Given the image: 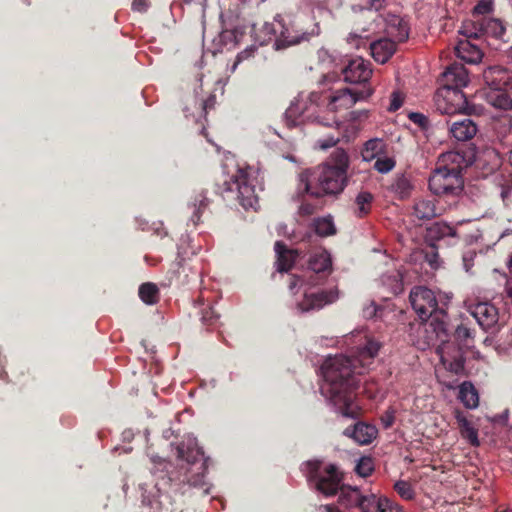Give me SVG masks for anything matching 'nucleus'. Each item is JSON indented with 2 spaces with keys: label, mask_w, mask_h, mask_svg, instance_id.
<instances>
[{
  "label": "nucleus",
  "mask_w": 512,
  "mask_h": 512,
  "mask_svg": "<svg viewBox=\"0 0 512 512\" xmlns=\"http://www.w3.org/2000/svg\"><path fill=\"white\" fill-rule=\"evenodd\" d=\"M395 421L394 411L393 410H387L382 416H381V422L385 429L390 428Z\"/></svg>",
  "instance_id": "0e129e2a"
},
{
  "label": "nucleus",
  "mask_w": 512,
  "mask_h": 512,
  "mask_svg": "<svg viewBox=\"0 0 512 512\" xmlns=\"http://www.w3.org/2000/svg\"><path fill=\"white\" fill-rule=\"evenodd\" d=\"M383 143L380 139H370L365 142L362 157L365 161L374 159L382 151Z\"/></svg>",
  "instance_id": "a19ab883"
},
{
  "label": "nucleus",
  "mask_w": 512,
  "mask_h": 512,
  "mask_svg": "<svg viewBox=\"0 0 512 512\" xmlns=\"http://www.w3.org/2000/svg\"><path fill=\"white\" fill-rule=\"evenodd\" d=\"M500 127L504 130V131H508L512 128V117L511 116H506L504 117L501 122H500Z\"/></svg>",
  "instance_id": "774afa93"
},
{
  "label": "nucleus",
  "mask_w": 512,
  "mask_h": 512,
  "mask_svg": "<svg viewBox=\"0 0 512 512\" xmlns=\"http://www.w3.org/2000/svg\"><path fill=\"white\" fill-rule=\"evenodd\" d=\"M428 187L436 196L458 197L464 190L463 175L437 167L429 177Z\"/></svg>",
  "instance_id": "423d86ee"
},
{
  "label": "nucleus",
  "mask_w": 512,
  "mask_h": 512,
  "mask_svg": "<svg viewBox=\"0 0 512 512\" xmlns=\"http://www.w3.org/2000/svg\"><path fill=\"white\" fill-rule=\"evenodd\" d=\"M459 399L468 409H475L479 405V395L471 382L465 381L459 387Z\"/></svg>",
  "instance_id": "473e14b6"
},
{
  "label": "nucleus",
  "mask_w": 512,
  "mask_h": 512,
  "mask_svg": "<svg viewBox=\"0 0 512 512\" xmlns=\"http://www.w3.org/2000/svg\"><path fill=\"white\" fill-rule=\"evenodd\" d=\"M482 79L490 90H512V71L500 65L486 67L482 72Z\"/></svg>",
  "instance_id": "4468645a"
},
{
  "label": "nucleus",
  "mask_w": 512,
  "mask_h": 512,
  "mask_svg": "<svg viewBox=\"0 0 512 512\" xmlns=\"http://www.w3.org/2000/svg\"><path fill=\"white\" fill-rule=\"evenodd\" d=\"M473 161L474 156L472 153L463 150H453L440 156L442 164L440 167L462 175L463 170L472 165Z\"/></svg>",
  "instance_id": "dca6fc26"
},
{
  "label": "nucleus",
  "mask_w": 512,
  "mask_h": 512,
  "mask_svg": "<svg viewBox=\"0 0 512 512\" xmlns=\"http://www.w3.org/2000/svg\"><path fill=\"white\" fill-rule=\"evenodd\" d=\"M354 80H362L368 82L372 76V68L370 62H366L362 57L354 59Z\"/></svg>",
  "instance_id": "e433bc0d"
},
{
  "label": "nucleus",
  "mask_w": 512,
  "mask_h": 512,
  "mask_svg": "<svg viewBox=\"0 0 512 512\" xmlns=\"http://www.w3.org/2000/svg\"><path fill=\"white\" fill-rule=\"evenodd\" d=\"M446 346H438L437 353L440 355L442 364L451 372L460 374L464 370L465 358L463 354L457 350L455 355L451 356L445 349Z\"/></svg>",
  "instance_id": "a878e982"
},
{
  "label": "nucleus",
  "mask_w": 512,
  "mask_h": 512,
  "mask_svg": "<svg viewBox=\"0 0 512 512\" xmlns=\"http://www.w3.org/2000/svg\"><path fill=\"white\" fill-rule=\"evenodd\" d=\"M467 39H478L483 37L482 29L480 30V20L476 22H470L463 26L460 31Z\"/></svg>",
  "instance_id": "09e8293b"
},
{
  "label": "nucleus",
  "mask_w": 512,
  "mask_h": 512,
  "mask_svg": "<svg viewBox=\"0 0 512 512\" xmlns=\"http://www.w3.org/2000/svg\"><path fill=\"white\" fill-rule=\"evenodd\" d=\"M426 237L431 241V247L433 249H437L442 242L446 246H452L459 240L456 228L442 221L431 224L427 228Z\"/></svg>",
  "instance_id": "ddd939ff"
},
{
  "label": "nucleus",
  "mask_w": 512,
  "mask_h": 512,
  "mask_svg": "<svg viewBox=\"0 0 512 512\" xmlns=\"http://www.w3.org/2000/svg\"><path fill=\"white\" fill-rule=\"evenodd\" d=\"M170 273V283H174L176 286H184L189 284L192 280H195L198 276L196 271L185 262L184 259L179 258L173 264Z\"/></svg>",
  "instance_id": "6ab92c4d"
},
{
  "label": "nucleus",
  "mask_w": 512,
  "mask_h": 512,
  "mask_svg": "<svg viewBox=\"0 0 512 512\" xmlns=\"http://www.w3.org/2000/svg\"><path fill=\"white\" fill-rule=\"evenodd\" d=\"M139 297L145 304H156L159 300L157 285L151 282L141 284L139 287Z\"/></svg>",
  "instance_id": "c9c22d12"
},
{
  "label": "nucleus",
  "mask_w": 512,
  "mask_h": 512,
  "mask_svg": "<svg viewBox=\"0 0 512 512\" xmlns=\"http://www.w3.org/2000/svg\"><path fill=\"white\" fill-rule=\"evenodd\" d=\"M131 7L135 12L144 13L149 8V0H133Z\"/></svg>",
  "instance_id": "69168bd1"
},
{
  "label": "nucleus",
  "mask_w": 512,
  "mask_h": 512,
  "mask_svg": "<svg viewBox=\"0 0 512 512\" xmlns=\"http://www.w3.org/2000/svg\"><path fill=\"white\" fill-rule=\"evenodd\" d=\"M409 300L412 308L421 320H428L436 311L442 310V308L438 307L434 292L427 287L416 286L412 288Z\"/></svg>",
  "instance_id": "9d476101"
},
{
  "label": "nucleus",
  "mask_w": 512,
  "mask_h": 512,
  "mask_svg": "<svg viewBox=\"0 0 512 512\" xmlns=\"http://www.w3.org/2000/svg\"><path fill=\"white\" fill-rule=\"evenodd\" d=\"M322 98V94L318 92H311L309 95L310 103L315 104L318 107L324 103V100Z\"/></svg>",
  "instance_id": "338daca9"
},
{
  "label": "nucleus",
  "mask_w": 512,
  "mask_h": 512,
  "mask_svg": "<svg viewBox=\"0 0 512 512\" xmlns=\"http://www.w3.org/2000/svg\"><path fill=\"white\" fill-rule=\"evenodd\" d=\"M403 100L404 99H403L402 94L398 91H394L391 94V101H390V105L388 107V111L395 112L398 109H400V107L403 105Z\"/></svg>",
  "instance_id": "bf43d9fd"
},
{
  "label": "nucleus",
  "mask_w": 512,
  "mask_h": 512,
  "mask_svg": "<svg viewBox=\"0 0 512 512\" xmlns=\"http://www.w3.org/2000/svg\"><path fill=\"white\" fill-rule=\"evenodd\" d=\"M219 319V315L214 311L212 307L205 308L201 313V321L204 325H213Z\"/></svg>",
  "instance_id": "4d7b16f0"
},
{
  "label": "nucleus",
  "mask_w": 512,
  "mask_h": 512,
  "mask_svg": "<svg viewBox=\"0 0 512 512\" xmlns=\"http://www.w3.org/2000/svg\"><path fill=\"white\" fill-rule=\"evenodd\" d=\"M455 51L459 58L470 64L479 63L483 57L480 48L468 39L458 41Z\"/></svg>",
  "instance_id": "393cba45"
},
{
  "label": "nucleus",
  "mask_w": 512,
  "mask_h": 512,
  "mask_svg": "<svg viewBox=\"0 0 512 512\" xmlns=\"http://www.w3.org/2000/svg\"><path fill=\"white\" fill-rule=\"evenodd\" d=\"M394 489L405 500H412L415 496L412 485L405 480H398L394 484Z\"/></svg>",
  "instance_id": "de8ad7c7"
},
{
  "label": "nucleus",
  "mask_w": 512,
  "mask_h": 512,
  "mask_svg": "<svg viewBox=\"0 0 512 512\" xmlns=\"http://www.w3.org/2000/svg\"><path fill=\"white\" fill-rule=\"evenodd\" d=\"M507 89L490 90L485 94L488 104L496 109L508 111L512 109V99L506 93Z\"/></svg>",
  "instance_id": "c756f323"
},
{
  "label": "nucleus",
  "mask_w": 512,
  "mask_h": 512,
  "mask_svg": "<svg viewBox=\"0 0 512 512\" xmlns=\"http://www.w3.org/2000/svg\"><path fill=\"white\" fill-rule=\"evenodd\" d=\"M381 283L393 295H399L403 292V274L399 270L383 274Z\"/></svg>",
  "instance_id": "f704fd0d"
},
{
  "label": "nucleus",
  "mask_w": 512,
  "mask_h": 512,
  "mask_svg": "<svg viewBox=\"0 0 512 512\" xmlns=\"http://www.w3.org/2000/svg\"><path fill=\"white\" fill-rule=\"evenodd\" d=\"M436 109L445 115L462 113L471 115L476 111L475 105L468 102L463 91L440 88L435 95Z\"/></svg>",
  "instance_id": "0eeeda50"
},
{
  "label": "nucleus",
  "mask_w": 512,
  "mask_h": 512,
  "mask_svg": "<svg viewBox=\"0 0 512 512\" xmlns=\"http://www.w3.org/2000/svg\"><path fill=\"white\" fill-rule=\"evenodd\" d=\"M454 416L462 438L466 439L472 446H479L480 442L478 439V431L464 416L463 412H461L459 409H455Z\"/></svg>",
  "instance_id": "cd10ccee"
},
{
  "label": "nucleus",
  "mask_w": 512,
  "mask_h": 512,
  "mask_svg": "<svg viewBox=\"0 0 512 512\" xmlns=\"http://www.w3.org/2000/svg\"><path fill=\"white\" fill-rule=\"evenodd\" d=\"M337 298V293L330 291H321L317 293H306L298 306L303 312L318 310L325 305L332 303Z\"/></svg>",
  "instance_id": "a211bd4d"
},
{
  "label": "nucleus",
  "mask_w": 512,
  "mask_h": 512,
  "mask_svg": "<svg viewBox=\"0 0 512 512\" xmlns=\"http://www.w3.org/2000/svg\"><path fill=\"white\" fill-rule=\"evenodd\" d=\"M395 165L396 161L391 157L377 158L374 163V169L381 174H386L390 172Z\"/></svg>",
  "instance_id": "3c124183"
},
{
  "label": "nucleus",
  "mask_w": 512,
  "mask_h": 512,
  "mask_svg": "<svg viewBox=\"0 0 512 512\" xmlns=\"http://www.w3.org/2000/svg\"><path fill=\"white\" fill-rule=\"evenodd\" d=\"M413 214L418 220L422 221H429L435 218L438 215L435 202L428 199H420L415 201L413 206Z\"/></svg>",
  "instance_id": "7c9ffc66"
},
{
  "label": "nucleus",
  "mask_w": 512,
  "mask_h": 512,
  "mask_svg": "<svg viewBox=\"0 0 512 512\" xmlns=\"http://www.w3.org/2000/svg\"><path fill=\"white\" fill-rule=\"evenodd\" d=\"M275 252L277 255V269L280 272H288L300 256L299 249H289L281 241L275 243Z\"/></svg>",
  "instance_id": "412c9836"
},
{
  "label": "nucleus",
  "mask_w": 512,
  "mask_h": 512,
  "mask_svg": "<svg viewBox=\"0 0 512 512\" xmlns=\"http://www.w3.org/2000/svg\"><path fill=\"white\" fill-rule=\"evenodd\" d=\"M374 471L375 463L371 456H361L354 467V472L362 478L370 476Z\"/></svg>",
  "instance_id": "58836bf2"
},
{
  "label": "nucleus",
  "mask_w": 512,
  "mask_h": 512,
  "mask_svg": "<svg viewBox=\"0 0 512 512\" xmlns=\"http://www.w3.org/2000/svg\"><path fill=\"white\" fill-rule=\"evenodd\" d=\"M454 336L457 341H459L461 344H464L466 346H468V340L472 337L471 330L463 324L458 325L456 327Z\"/></svg>",
  "instance_id": "5fc2aeb1"
},
{
  "label": "nucleus",
  "mask_w": 512,
  "mask_h": 512,
  "mask_svg": "<svg viewBox=\"0 0 512 512\" xmlns=\"http://www.w3.org/2000/svg\"><path fill=\"white\" fill-rule=\"evenodd\" d=\"M377 512H403L402 507L387 497L378 498Z\"/></svg>",
  "instance_id": "8fccbe9b"
},
{
  "label": "nucleus",
  "mask_w": 512,
  "mask_h": 512,
  "mask_svg": "<svg viewBox=\"0 0 512 512\" xmlns=\"http://www.w3.org/2000/svg\"><path fill=\"white\" fill-rule=\"evenodd\" d=\"M314 230L319 236H329L336 232L331 217H322L314 220Z\"/></svg>",
  "instance_id": "ea45409f"
},
{
  "label": "nucleus",
  "mask_w": 512,
  "mask_h": 512,
  "mask_svg": "<svg viewBox=\"0 0 512 512\" xmlns=\"http://www.w3.org/2000/svg\"><path fill=\"white\" fill-rule=\"evenodd\" d=\"M280 25L281 30L274 43L276 50L299 44L302 41L308 40L311 35L303 29L300 19H295L288 23H280Z\"/></svg>",
  "instance_id": "9b49d317"
},
{
  "label": "nucleus",
  "mask_w": 512,
  "mask_h": 512,
  "mask_svg": "<svg viewBox=\"0 0 512 512\" xmlns=\"http://www.w3.org/2000/svg\"><path fill=\"white\" fill-rule=\"evenodd\" d=\"M354 344V374H362L374 363L382 344L373 336L360 332L354 333Z\"/></svg>",
  "instance_id": "6e6552de"
},
{
  "label": "nucleus",
  "mask_w": 512,
  "mask_h": 512,
  "mask_svg": "<svg viewBox=\"0 0 512 512\" xmlns=\"http://www.w3.org/2000/svg\"><path fill=\"white\" fill-rule=\"evenodd\" d=\"M481 29L483 36H489L495 39H501L506 32L502 22L495 18H482L480 20V30Z\"/></svg>",
  "instance_id": "72a5a7b5"
},
{
  "label": "nucleus",
  "mask_w": 512,
  "mask_h": 512,
  "mask_svg": "<svg viewBox=\"0 0 512 512\" xmlns=\"http://www.w3.org/2000/svg\"><path fill=\"white\" fill-rule=\"evenodd\" d=\"M469 311L479 326L485 331L492 330L498 325V309L490 302L473 304L470 306Z\"/></svg>",
  "instance_id": "2eb2a0df"
},
{
  "label": "nucleus",
  "mask_w": 512,
  "mask_h": 512,
  "mask_svg": "<svg viewBox=\"0 0 512 512\" xmlns=\"http://www.w3.org/2000/svg\"><path fill=\"white\" fill-rule=\"evenodd\" d=\"M305 473L307 480L325 496L337 494L342 487L343 473L334 464L324 465L320 460H311L305 463Z\"/></svg>",
  "instance_id": "39448f33"
},
{
  "label": "nucleus",
  "mask_w": 512,
  "mask_h": 512,
  "mask_svg": "<svg viewBox=\"0 0 512 512\" xmlns=\"http://www.w3.org/2000/svg\"><path fill=\"white\" fill-rule=\"evenodd\" d=\"M493 11V0H480L473 8V15H486Z\"/></svg>",
  "instance_id": "6e6d98bb"
},
{
  "label": "nucleus",
  "mask_w": 512,
  "mask_h": 512,
  "mask_svg": "<svg viewBox=\"0 0 512 512\" xmlns=\"http://www.w3.org/2000/svg\"><path fill=\"white\" fill-rule=\"evenodd\" d=\"M372 93L373 88L370 86L369 81L354 80V104L358 101L366 100Z\"/></svg>",
  "instance_id": "79ce46f5"
},
{
  "label": "nucleus",
  "mask_w": 512,
  "mask_h": 512,
  "mask_svg": "<svg viewBox=\"0 0 512 512\" xmlns=\"http://www.w3.org/2000/svg\"><path fill=\"white\" fill-rule=\"evenodd\" d=\"M425 321V337L421 348L426 349L438 343V346H445L450 338L449 316L447 312L444 309L436 311Z\"/></svg>",
  "instance_id": "1a4fd4ad"
},
{
  "label": "nucleus",
  "mask_w": 512,
  "mask_h": 512,
  "mask_svg": "<svg viewBox=\"0 0 512 512\" xmlns=\"http://www.w3.org/2000/svg\"><path fill=\"white\" fill-rule=\"evenodd\" d=\"M369 50L375 61L386 63L396 51V43L392 39H379L369 44Z\"/></svg>",
  "instance_id": "4be33fe9"
},
{
  "label": "nucleus",
  "mask_w": 512,
  "mask_h": 512,
  "mask_svg": "<svg viewBox=\"0 0 512 512\" xmlns=\"http://www.w3.org/2000/svg\"><path fill=\"white\" fill-rule=\"evenodd\" d=\"M326 99L329 100L327 103L329 111L338 112L342 109L346 111L343 117L348 120V124L345 127V133H347L348 128L351 126L350 120L352 119V110H350L352 107V88L350 85L337 88ZM343 137L349 138L347 134H344Z\"/></svg>",
  "instance_id": "f8f14e48"
},
{
  "label": "nucleus",
  "mask_w": 512,
  "mask_h": 512,
  "mask_svg": "<svg viewBox=\"0 0 512 512\" xmlns=\"http://www.w3.org/2000/svg\"><path fill=\"white\" fill-rule=\"evenodd\" d=\"M372 200L373 195L370 192L363 191L357 195L355 202L358 206L357 213L359 217H364L369 213L371 209Z\"/></svg>",
  "instance_id": "37998d69"
},
{
  "label": "nucleus",
  "mask_w": 512,
  "mask_h": 512,
  "mask_svg": "<svg viewBox=\"0 0 512 512\" xmlns=\"http://www.w3.org/2000/svg\"><path fill=\"white\" fill-rule=\"evenodd\" d=\"M317 208H318L317 205L304 201L301 203V205L299 207V213L302 216H310L316 212Z\"/></svg>",
  "instance_id": "680f3d73"
},
{
  "label": "nucleus",
  "mask_w": 512,
  "mask_h": 512,
  "mask_svg": "<svg viewBox=\"0 0 512 512\" xmlns=\"http://www.w3.org/2000/svg\"><path fill=\"white\" fill-rule=\"evenodd\" d=\"M209 205V199L204 193H200L195 197L193 206L195 208L192 216L191 221L194 225H197L201 220V214L203 210Z\"/></svg>",
  "instance_id": "a18cd8bd"
},
{
  "label": "nucleus",
  "mask_w": 512,
  "mask_h": 512,
  "mask_svg": "<svg viewBox=\"0 0 512 512\" xmlns=\"http://www.w3.org/2000/svg\"><path fill=\"white\" fill-rule=\"evenodd\" d=\"M221 41L225 44L237 43V34L235 30H224L220 34Z\"/></svg>",
  "instance_id": "e2e57ef3"
},
{
  "label": "nucleus",
  "mask_w": 512,
  "mask_h": 512,
  "mask_svg": "<svg viewBox=\"0 0 512 512\" xmlns=\"http://www.w3.org/2000/svg\"><path fill=\"white\" fill-rule=\"evenodd\" d=\"M386 30L395 42H405L409 38L408 22L398 15L388 17Z\"/></svg>",
  "instance_id": "b1692460"
},
{
  "label": "nucleus",
  "mask_w": 512,
  "mask_h": 512,
  "mask_svg": "<svg viewBox=\"0 0 512 512\" xmlns=\"http://www.w3.org/2000/svg\"><path fill=\"white\" fill-rule=\"evenodd\" d=\"M378 498L375 494L364 495L359 488L354 486V508L361 512H377Z\"/></svg>",
  "instance_id": "2f4dec72"
},
{
  "label": "nucleus",
  "mask_w": 512,
  "mask_h": 512,
  "mask_svg": "<svg viewBox=\"0 0 512 512\" xmlns=\"http://www.w3.org/2000/svg\"><path fill=\"white\" fill-rule=\"evenodd\" d=\"M443 86L441 88H450L462 91V88L469 83L467 69L461 63H453L442 74Z\"/></svg>",
  "instance_id": "f3484780"
},
{
  "label": "nucleus",
  "mask_w": 512,
  "mask_h": 512,
  "mask_svg": "<svg viewBox=\"0 0 512 512\" xmlns=\"http://www.w3.org/2000/svg\"><path fill=\"white\" fill-rule=\"evenodd\" d=\"M449 132L457 141L466 142L475 137L478 125L470 118H464L450 124Z\"/></svg>",
  "instance_id": "aec40b11"
},
{
  "label": "nucleus",
  "mask_w": 512,
  "mask_h": 512,
  "mask_svg": "<svg viewBox=\"0 0 512 512\" xmlns=\"http://www.w3.org/2000/svg\"><path fill=\"white\" fill-rule=\"evenodd\" d=\"M352 71V60H348L346 66L341 69L340 73L332 72L323 76V83L335 82L341 80L343 77L344 82L351 83L350 72Z\"/></svg>",
  "instance_id": "c03bdc74"
},
{
  "label": "nucleus",
  "mask_w": 512,
  "mask_h": 512,
  "mask_svg": "<svg viewBox=\"0 0 512 512\" xmlns=\"http://www.w3.org/2000/svg\"><path fill=\"white\" fill-rule=\"evenodd\" d=\"M220 188L223 199L235 200L246 210L256 209L258 197L246 168L237 167L235 173L225 179Z\"/></svg>",
  "instance_id": "20e7f679"
},
{
  "label": "nucleus",
  "mask_w": 512,
  "mask_h": 512,
  "mask_svg": "<svg viewBox=\"0 0 512 512\" xmlns=\"http://www.w3.org/2000/svg\"><path fill=\"white\" fill-rule=\"evenodd\" d=\"M323 377L321 393L327 397L337 411L345 417H352L351 387L352 360L339 354L328 356L320 368Z\"/></svg>",
  "instance_id": "f257e3e1"
},
{
  "label": "nucleus",
  "mask_w": 512,
  "mask_h": 512,
  "mask_svg": "<svg viewBox=\"0 0 512 512\" xmlns=\"http://www.w3.org/2000/svg\"><path fill=\"white\" fill-rule=\"evenodd\" d=\"M325 163L300 175L299 191L319 198L324 195H336L343 191L347 180L349 156L343 149H337Z\"/></svg>",
  "instance_id": "f03ea898"
},
{
  "label": "nucleus",
  "mask_w": 512,
  "mask_h": 512,
  "mask_svg": "<svg viewBox=\"0 0 512 512\" xmlns=\"http://www.w3.org/2000/svg\"><path fill=\"white\" fill-rule=\"evenodd\" d=\"M476 255V251L473 249H469L463 253L462 261L466 272H470L473 268Z\"/></svg>",
  "instance_id": "13d9d810"
},
{
  "label": "nucleus",
  "mask_w": 512,
  "mask_h": 512,
  "mask_svg": "<svg viewBox=\"0 0 512 512\" xmlns=\"http://www.w3.org/2000/svg\"><path fill=\"white\" fill-rule=\"evenodd\" d=\"M382 311L383 308L377 305L374 300H371L367 305L363 307L362 315L365 319H373L377 317Z\"/></svg>",
  "instance_id": "864d4df0"
},
{
  "label": "nucleus",
  "mask_w": 512,
  "mask_h": 512,
  "mask_svg": "<svg viewBox=\"0 0 512 512\" xmlns=\"http://www.w3.org/2000/svg\"><path fill=\"white\" fill-rule=\"evenodd\" d=\"M408 118L414 124L418 125L422 130H428L431 127L428 117L423 113L410 112L408 114Z\"/></svg>",
  "instance_id": "603ef678"
},
{
  "label": "nucleus",
  "mask_w": 512,
  "mask_h": 512,
  "mask_svg": "<svg viewBox=\"0 0 512 512\" xmlns=\"http://www.w3.org/2000/svg\"><path fill=\"white\" fill-rule=\"evenodd\" d=\"M481 158L489 165V171H495L502 165V156L497 149L493 147H486L482 151Z\"/></svg>",
  "instance_id": "4c0bfd02"
},
{
  "label": "nucleus",
  "mask_w": 512,
  "mask_h": 512,
  "mask_svg": "<svg viewBox=\"0 0 512 512\" xmlns=\"http://www.w3.org/2000/svg\"><path fill=\"white\" fill-rule=\"evenodd\" d=\"M338 141L339 137L329 136L325 139L317 140L316 147H318L321 150H326L328 148L335 146Z\"/></svg>",
  "instance_id": "052dcab7"
},
{
  "label": "nucleus",
  "mask_w": 512,
  "mask_h": 512,
  "mask_svg": "<svg viewBox=\"0 0 512 512\" xmlns=\"http://www.w3.org/2000/svg\"><path fill=\"white\" fill-rule=\"evenodd\" d=\"M389 190L400 200L409 198L413 190L411 178L405 173L396 174Z\"/></svg>",
  "instance_id": "c85d7f7f"
},
{
  "label": "nucleus",
  "mask_w": 512,
  "mask_h": 512,
  "mask_svg": "<svg viewBox=\"0 0 512 512\" xmlns=\"http://www.w3.org/2000/svg\"><path fill=\"white\" fill-rule=\"evenodd\" d=\"M308 268L319 278L327 277L332 270L330 254L326 250L313 253L308 260Z\"/></svg>",
  "instance_id": "5701e85b"
},
{
  "label": "nucleus",
  "mask_w": 512,
  "mask_h": 512,
  "mask_svg": "<svg viewBox=\"0 0 512 512\" xmlns=\"http://www.w3.org/2000/svg\"><path fill=\"white\" fill-rule=\"evenodd\" d=\"M176 455L179 460L185 461L190 466L186 470L184 481L191 487L202 489L203 495L209 494L210 486L205 479L208 459L205 458L197 439L192 436L184 438L176 446Z\"/></svg>",
  "instance_id": "7ed1b4c3"
},
{
  "label": "nucleus",
  "mask_w": 512,
  "mask_h": 512,
  "mask_svg": "<svg viewBox=\"0 0 512 512\" xmlns=\"http://www.w3.org/2000/svg\"><path fill=\"white\" fill-rule=\"evenodd\" d=\"M356 4L354 9L357 8L359 11H380L385 6V0H355Z\"/></svg>",
  "instance_id": "49530a36"
},
{
  "label": "nucleus",
  "mask_w": 512,
  "mask_h": 512,
  "mask_svg": "<svg viewBox=\"0 0 512 512\" xmlns=\"http://www.w3.org/2000/svg\"><path fill=\"white\" fill-rule=\"evenodd\" d=\"M378 436V429L375 425L357 421L354 423V442L359 445H369Z\"/></svg>",
  "instance_id": "bb28decb"
}]
</instances>
